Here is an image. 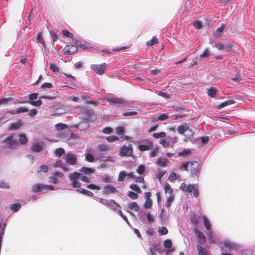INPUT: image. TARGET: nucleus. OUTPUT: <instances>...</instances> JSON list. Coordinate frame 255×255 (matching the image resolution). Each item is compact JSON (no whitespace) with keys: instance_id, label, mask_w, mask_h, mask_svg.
I'll list each match as a JSON object with an SVG mask.
<instances>
[{"instance_id":"nucleus-41","label":"nucleus","mask_w":255,"mask_h":255,"mask_svg":"<svg viewBox=\"0 0 255 255\" xmlns=\"http://www.w3.org/2000/svg\"><path fill=\"white\" fill-rule=\"evenodd\" d=\"M127 175L126 172L123 171L119 173L118 178V181H122L124 180L125 178L126 177Z\"/></svg>"},{"instance_id":"nucleus-23","label":"nucleus","mask_w":255,"mask_h":255,"mask_svg":"<svg viewBox=\"0 0 255 255\" xmlns=\"http://www.w3.org/2000/svg\"><path fill=\"white\" fill-rule=\"evenodd\" d=\"M21 120H19L17 122L15 123H12L10 125V126L9 128V130H16V129H19L20 128V127H21Z\"/></svg>"},{"instance_id":"nucleus-29","label":"nucleus","mask_w":255,"mask_h":255,"mask_svg":"<svg viewBox=\"0 0 255 255\" xmlns=\"http://www.w3.org/2000/svg\"><path fill=\"white\" fill-rule=\"evenodd\" d=\"M81 175V174H80V173H78L77 172H74L70 174L69 178L71 181L77 180L80 178Z\"/></svg>"},{"instance_id":"nucleus-12","label":"nucleus","mask_w":255,"mask_h":255,"mask_svg":"<svg viewBox=\"0 0 255 255\" xmlns=\"http://www.w3.org/2000/svg\"><path fill=\"white\" fill-rule=\"evenodd\" d=\"M65 161L66 163L70 165H75L77 162V157L75 155L71 153L67 154Z\"/></svg>"},{"instance_id":"nucleus-53","label":"nucleus","mask_w":255,"mask_h":255,"mask_svg":"<svg viewBox=\"0 0 255 255\" xmlns=\"http://www.w3.org/2000/svg\"><path fill=\"white\" fill-rule=\"evenodd\" d=\"M87 188L92 190L97 189V190H101V187L99 186H97L95 184H89L87 185Z\"/></svg>"},{"instance_id":"nucleus-58","label":"nucleus","mask_w":255,"mask_h":255,"mask_svg":"<svg viewBox=\"0 0 255 255\" xmlns=\"http://www.w3.org/2000/svg\"><path fill=\"white\" fill-rule=\"evenodd\" d=\"M72 182V186L74 188H80L81 183L77 180L71 181Z\"/></svg>"},{"instance_id":"nucleus-44","label":"nucleus","mask_w":255,"mask_h":255,"mask_svg":"<svg viewBox=\"0 0 255 255\" xmlns=\"http://www.w3.org/2000/svg\"><path fill=\"white\" fill-rule=\"evenodd\" d=\"M30 104L34 106H40L42 105V102L41 100H39L38 101H29L28 102Z\"/></svg>"},{"instance_id":"nucleus-49","label":"nucleus","mask_w":255,"mask_h":255,"mask_svg":"<svg viewBox=\"0 0 255 255\" xmlns=\"http://www.w3.org/2000/svg\"><path fill=\"white\" fill-rule=\"evenodd\" d=\"M172 241L169 239H167L164 242V246L166 249H169L172 247Z\"/></svg>"},{"instance_id":"nucleus-62","label":"nucleus","mask_w":255,"mask_h":255,"mask_svg":"<svg viewBox=\"0 0 255 255\" xmlns=\"http://www.w3.org/2000/svg\"><path fill=\"white\" fill-rule=\"evenodd\" d=\"M50 69L55 72H59V70L58 67L53 63H50Z\"/></svg>"},{"instance_id":"nucleus-27","label":"nucleus","mask_w":255,"mask_h":255,"mask_svg":"<svg viewBox=\"0 0 255 255\" xmlns=\"http://www.w3.org/2000/svg\"><path fill=\"white\" fill-rule=\"evenodd\" d=\"M217 90L214 87H211L207 91L208 95L211 97H215L217 95Z\"/></svg>"},{"instance_id":"nucleus-54","label":"nucleus","mask_w":255,"mask_h":255,"mask_svg":"<svg viewBox=\"0 0 255 255\" xmlns=\"http://www.w3.org/2000/svg\"><path fill=\"white\" fill-rule=\"evenodd\" d=\"M137 114V112L136 111H130L128 112L122 113V115L123 116H135Z\"/></svg>"},{"instance_id":"nucleus-31","label":"nucleus","mask_w":255,"mask_h":255,"mask_svg":"<svg viewBox=\"0 0 255 255\" xmlns=\"http://www.w3.org/2000/svg\"><path fill=\"white\" fill-rule=\"evenodd\" d=\"M116 132L119 135H123L125 133V128L124 127L120 126L116 128Z\"/></svg>"},{"instance_id":"nucleus-15","label":"nucleus","mask_w":255,"mask_h":255,"mask_svg":"<svg viewBox=\"0 0 255 255\" xmlns=\"http://www.w3.org/2000/svg\"><path fill=\"white\" fill-rule=\"evenodd\" d=\"M193 191V196L195 197H197L199 196V192L197 189L195 188V187L193 184H189L187 186V189H186V191L191 193Z\"/></svg>"},{"instance_id":"nucleus-33","label":"nucleus","mask_w":255,"mask_h":255,"mask_svg":"<svg viewBox=\"0 0 255 255\" xmlns=\"http://www.w3.org/2000/svg\"><path fill=\"white\" fill-rule=\"evenodd\" d=\"M164 189L166 193H169V195H173V189L169 184L166 183L165 184Z\"/></svg>"},{"instance_id":"nucleus-22","label":"nucleus","mask_w":255,"mask_h":255,"mask_svg":"<svg viewBox=\"0 0 255 255\" xmlns=\"http://www.w3.org/2000/svg\"><path fill=\"white\" fill-rule=\"evenodd\" d=\"M166 172V171L165 170L161 169H158L157 172L155 173V176L157 179L160 181L162 177L164 176Z\"/></svg>"},{"instance_id":"nucleus-56","label":"nucleus","mask_w":255,"mask_h":255,"mask_svg":"<svg viewBox=\"0 0 255 255\" xmlns=\"http://www.w3.org/2000/svg\"><path fill=\"white\" fill-rule=\"evenodd\" d=\"M193 26L197 29H201L202 27V23L200 21H196L193 23Z\"/></svg>"},{"instance_id":"nucleus-50","label":"nucleus","mask_w":255,"mask_h":255,"mask_svg":"<svg viewBox=\"0 0 255 255\" xmlns=\"http://www.w3.org/2000/svg\"><path fill=\"white\" fill-rule=\"evenodd\" d=\"M214 46L219 50H224L225 49V45L221 42L215 43Z\"/></svg>"},{"instance_id":"nucleus-51","label":"nucleus","mask_w":255,"mask_h":255,"mask_svg":"<svg viewBox=\"0 0 255 255\" xmlns=\"http://www.w3.org/2000/svg\"><path fill=\"white\" fill-rule=\"evenodd\" d=\"M152 205V200H146V201L144 204V207L146 209H149L151 207Z\"/></svg>"},{"instance_id":"nucleus-20","label":"nucleus","mask_w":255,"mask_h":255,"mask_svg":"<svg viewBox=\"0 0 255 255\" xmlns=\"http://www.w3.org/2000/svg\"><path fill=\"white\" fill-rule=\"evenodd\" d=\"M201 218V215L200 214L199 215L193 214L191 217V221L193 224L196 225L199 223Z\"/></svg>"},{"instance_id":"nucleus-26","label":"nucleus","mask_w":255,"mask_h":255,"mask_svg":"<svg viewBox=\"0 0 255 255\" xmlns=\"http://www.w3.org/2000/svg\"><path fill=\"white\" fill-rule=\"evenodd\" d=\"M80 171L83 172L85 174H88L94 173L95 170L92 168L83 167L80 169Z\"/></svg>"},{"instance_id":"nucleus-7","label":"nucleus","mask_w":255,"mask_h":255,"mask_svg":"<svg viewBox=\"0 0 255 255\" xmlns=\"http://www.w3.org/2000/svg\"><path fill=\"white\" fill-rule=\"evenodd\" d=\"M177 130L181 134H184L186 131H189L190 132L189 134H185V135L189 136V137L193 136L194 134V132L190 128L189 124L186 123L178 126L177 128Z\"/></svg>"},{"instance_id":"nucleus-10","label":"nucleus","mask_w":255,"mask_h":255,"mask_svg":"<svg viewBox=\"0 0 255 255\" xmlns=\"http://www.w3.org/2000/svg\"><path fill=\"white\" fill-rule=\"evenodd\" d=\"M78 50V47L76 45H66L63 49L65 54H73Z\"/></svg>"},{"instance_id":"nucleus-46","label":"nucleus","mask_w":255,"mask_h":255,"mask_svg":"<svg viewBox=\"0 0 255 255\" xmlns=\"http://www.w3.org/2000/svg\"><path fill=\"white\" fill-rule=\"evenodd\" d=\"M158 232L160 235H163L167 234L168 231L166 227H162L159 229Z\"/></svg>"},{"instance_id":"nucleus-55","label":"nucleus","mask_w":255,"mask_h":255,"mask_svg":"<svg viewBox=\"0 0 255 255\" xmlns=\"http://www.w3.org/2000/svg\"><path fill=\"white\" fill-rule=\"evenodd\" d=\"M62 34L67 37L72 38L73 34L66 29L62 30Z\"/></svg>"},{"instance_id":"nucleus-47","label":"nucleus","mask_w":255,"mask_h":255,"mask_svg":"<svg viewBox=\"0 0 255 255\" xmlns=\"http://www.w3.org/2000/svg\"><path fill=\"white\" fill-rule=\"evenodd\" d=\"M166 136V134L164 132H161L159 133H154L152 136L155 138H158L160 137H164Z\"/></svg>"},{"instance_id":"nucleus-21","label":"nucleus","mask_w":255,"mask_h":255,"mask_svg":"<svg viewBox=\"0 0 255 255\" xmlns=\"http://www.w3.org/2000/svg\"><path fill=\"white\" fill-rule=\"evenodd\" d=\"M168 116L166 114H158L156 118H154L153 120H152L153 122H155L157 121H164L168 119Z\"/></svg>"},{"instance_id":"nucleus-34","label":"nucleus","mask_w":255,"mask_h":255,"mask_svg":"<svg viewBox=\"0 0 255 255\" xmlns=\"http://www.w3.org/2000/svg\"><path fill=\"white\" fill-rule=\"evenodd\" d=\"M65 153V150L63 148H57L55 151V154L57 157H61Z\"/></svg>"},{"instance_id":"nucleus-5","label":"nucleus","mask_w":255,"mask_h":255,"mask_svg":"<svg viewBox=\"0 0 255 255\" xmlns=\"http://www.w3.org/2000/svg\"><path fill=\"white\" fill-rule=\"evenodd\" d=\"M108 64L103 63L100 64H92L90 66L92 70L98 75L103 74L107 69Z\"/></svg>"},{"instance_id":"nucleus-57","label":"nucleus","mask_w":255,"mask_h":255,"mask_svg":"<svg viewBox=\"0 0 255 255\" xmlns=\"http://www.w3.org/2000/svg\"><path fill=\"white\" fill-rule=\"evenodd\" d=\"M177 177V174L174 172H173L170 174V175L168 177V179L170 181H173V180H176Z\"/></svg>"},{"instance_id":"nucleus-11","label":"nucleus","mask_w":255,"mask_h":255,"mask_svg":"<svg viewBox=\"0 0 255 255\" xmlns=\"http://www.w3.org/2000/svg\"><path fill=\"white\" fill-rule=\"evenodd\" d=\"M44 143L43 142L33 143L31 147V150L35 152H40L43 149Z\"/></svg>"},{"instance_id":"nucleus-28","label":"nucleus","mask_w":255,"mask_h":255,"mask_svg":"<svg viewBox=\"0 0 255 255\" xmlns=\"http://www.w3.org/2000/svg\"><path fill=\"white\" fill-rule=\"evenodd\" d=\"M36 41L37 43H41L44 47H46L45 43L42 37L41 32H39L36 37Z\"/></svg>"},{"instance_id":"nucleus-4","label":"nucleus","mask_w":255,"mask_h":255,"mask_svg":"<svg viewBox=\"0 0 255 255\" xmlns=\"http://www.w3.org/2000/svg\"><path fill=\"white\" fill-rule=\"evenodd\" d=\"M54 190V186L52 185H44L42 183H38L32 186V191L34 193H38L45 190L53 191Z\"/></svg>"},{"instance_id":"nucleus-40","label":"nucleus","mask_w":255,"mask_h":255,"mask_svg":"<svg viewBox=\"0 0 255 255\" xmlns=\"http://www.w3.org/2000/svg\"><path fill=\"white\" fill-rule=\"evenodd\" d=\"M68 127L67 125L62 123H58L55 125L56 129L57 130H60L66 128Z\"/></svg>"},{"instance_id":"nucleus-63","label":"nucleus","mask_w":255,"mask_h":255,"mask_svg":"<svg viewBox=\"0 0 255 255\" xmlns=\"http://www.w3.org/2000/svg\"><path fill=\"white\" fill-rule=\"evenodd\" d=\"M48 171V167L47 165H43L40 167V169L38 172H43L45 173L47 172Z\"/></svg>"},{"instance_id":"nucleus-9","label":"nucleus","mask_w":255,"mask_h":255,"mask_svg":"<svg viewBox=\"0 0 255 255\" xmlns=\"http://www.w3.org/2000/svg\"><path fill=\"white\" fill-rule=\"evenodd\" d=\"M81 118L85 121H89L94 115V112L91 110L84 109L81 111L80 113Z\"/></svg>"},{"instance_id":"nucleus-8","label":"nucleus","mask_w":255,"mask_h":255,"mask_svg":"<svg viewBox=\"0 0 255 255\" xmlns=\"http://www.w3.org/2000/svg\"><path fill=\"white\" fill-rule=\"evenodd\" d=\"M12 136H8L3 140V142L7 143L6 147L15 149L19 145L18 141L16 140L12 139Z\"/></svg>"},{"instance_id":"nucleus-6","label":"nucleus","mask_w":255,"mask_h":255,"mask_svg":"<svg viewBox=\"0 0 255 255\" xmlns=\"http://www.w3.org/2000/svg\"><path fill=\"white\" fill-rule=\"evenodd\" d=\"M133 147L131 144H129L128 146L123 145L120 149V155L122 156H130L132 155Z\"/></svg>"},{"instance_id":"nucleus-45","label":"nucleus","mask_w":255,"mask_h":255,"mask_svg":"<svg viewBox=\"0 0 255 255\" xmlns=\"http://www.w3.org/2000/svg\"><path fill=\"white\" fill-rule=\"evenodd\" d=\"M85 159H86V161H87L89 162H93L95 159L94 156L91 153H88V154H86Z\"/></svg>"},{"instance_id":"nucleus-3","label":"nucleus","mask_w":255,"mask_h":255,"mask_svg":"<svg viewBox=\"0 0 255 255\" xmlns=\"http://www.w3.org/2000/svg\"><path fill=\"white\" fill-rule=\"evenodd\" d=\"M137 143L139 144L138 149L142 152L153 149L154 148L153 140L149 138L141 140Z\"/></svg>"},{"instance_id":"nucleus-16","label":"nucleus","mask_w":255,"mask_h":255,"mask_svg":"<svg viewBox=\"0 0 255 255\" xmlns=\"http://www.w3.org/2000/svg\"><path fill=\"white\" fill-rule=\"evenodd\" d=\"M168 163L169 160L164 157L159 158L156 162L157 165L161 167H166Z\"/></svg>"},{"instance_id":"nucleus-14","label":"nucleus","mask_w":255,"mask_h":255,"mask_svg":"<svg viewBox=\"0 0 255 255\" xmlns=\"http://www.w3.org/2000/svg\"><path fill=\"white\" fill-rule=\"evenodd\" d=\"M195 234L197 235L198 238V242L200 244H204L206 241V237L204 236V234L199 231L197 229H195Z\"/></svg>"},{"instance_id":"nucleus-30","label":"nucleus","mask_w":255,"mask_h":255,"mask_svg":"<svg viewBox=\"0 0 255 255\" xmlns=\"http://www.w3.org/2000/svg\"><path fill=\"white\" fill-rule=\"evenodd\" d=\"M197 250H198V255H207V254H208L207 250L201 246H197Z\"/></svg>"},{"instance_id":"nucleus-60","label":"nucleus","mask_w":255,"mask_h":255,"mask_svg":"<svg viewBox=\"0 0 255 255\" xmlns=\"http://www.w3.org/2000/svg\"><path fill=\"white\" fill-rule=\"evenodd\" d=\"M50 34L51 36L53 38V41L55 42L58 39V36L57 34H56L54 31H50Z\"/></svg>"},{"instance_id":"nucleus-1","label":"nucleus","mask_w":255,"mask_h":255,"mask_svg":"<svg viewBox=\"0 0 255 255\" xmlns=\"http://www.w3.org/2000/svg\"><path fill=\"white\" fill-rule=\"evenodd\" d=\"M201 167L202 164L199 161H186L179 167V169L190 172L192 176L198 177Z\"/></svg>"},{"instance_id":"nucleus-2","label":"nucleus","mask_w":255,"mask_h":255,"mask_svg":"<svg viewBox=\"0 0 255 255\" xmlns=\"http://www.w3.org/2000/svg\"><path fill=\"white\" fill-rule=\"evenodd\" d=\"M106 101L116 108H125L128 106V103L123 98L109 97L106 98Z\"/></svg>"},{"instance_id":"nucleus-43","label":"nucleus","mask_w":255,"mask_h":255,"mask_svg":"<svg viewBox=\"0 0 255 255\" xmlns=\"http://www.w3.org/2000/svg\"><path fill=\"white\" fill-rule=\"evenodd\" d=\"M191 150L189 149H184L182 151H180L178 153V155L180 156H186L191 154Z\"/></svg>"},{"instance_id":"nucleus-18","label":"nucleus","mask_w":255,"mask_h":255,"mask_svg":"<svg viewBox=\"0 0 255 255\" xmlns=\"http://www.w3.org/2000/svg\"><path fill=\"white\" fill-rule=\"evenodd\" d=\"M97 149L100 152H103L110 150V147L104 144H100L97 146Z\"/></svg>"},{"instance_id":"nucleus-37","label":"nucleus","mask_w":255,"mask_h":255,"mask_svg":"<svg viewBox=\"0 0 255 255\" xmlns=\"http://www.w3.org/2000/svg\"><path fill=\"white\" fill-rule=\"evenodd\" d=\"M21 208V204L19 203L12 204L10 206V209L14 212L18 211Z\"/></svg>"},{"instance_id":"nucleus-13","label":"nucleus","mask_w":255,"mask_h":255,"mask_svg":"<svg viewBox=\"0 0 255 255\" xmlns=\"http://www.w3.org/2000/svg\"><path fill=\"white\" fill-rule=\"evenodd\" d=\"M117 192L116 188L111 185H106L103 189L104 194L106 195L116 193Z\"/></svg>"},{"instance_id":"nucleus-35","label":"nucleus","mask_w":255,"mask_h":255,"mask_svg":"<svg viewBox=\"0 0 255 255\" xmlns=\"http://www.w3.org/2000/svg\"><path fill=\"white\" fill-rule=\"evenodd\" d=\"M203 219L204 221V225L206 227V228L207 229V230H209L211 228V225L210 224V221L205 216H204L203 217Z\"/></svg>"},{"instance_id":"nucleus-59","label":"nucleus","mask_w":255,"mask_h":255,"mask_svg":"<svg viewBox=\"0 0 255 255\" xmlns=\"http://www.w3.org/2000/svg\"><path fill=\"white\" fill-rule=\"evenodd\" d=\"M28 109L25 107H19V108L16 109V112H17V114L21 113H25L28 112Z\"/></svg>"},{"instance_id":"nucleus-36","label":"nucleus","mask_w":255,"mask_h":255,"mask_svg":"<svg viewBox=\"0 0 255 255\" xmlns=\"http://www.w3.org/2000/svg\"><path fill=\"white\" fill-rule=\"evenodd\" d=\"M130 188L137 193L141 192L140 188L135 184H131L129 186Z\"/></svg>"},{"instance_id":"nucleus-39","label":"nucleus","mask_w":255,"mask_h":255,"mask_svg":"<svg viewBox=\"0 0 255 255\" xmlns=\"http://www.w3.org/2000/svg\"><path fill=\"white\" fill-rule=\"evenodd\" d=\"M158 43V39L155 37L153 36L151 39L148 41L146 45L148 46H151L156 43Z\"/></svg>"},{"instance_id":"nucleus-42","label":"nucleus","mask_w":255,"mask_h":255,"mask_svg":"<svg viewBox=\"0 0 255 255\" xmlns=\"http://www.w3.org/2000/svg\"><path fill=\"white\" fill-rule=\"evenodd\" d=\"M106 139L110 142L116 141L119 139L117 136L114 135L108 136L106 137Z\"/></svg>"},{"instance_id":"nucleus-32","label":"nucleus","mask_w":255,"mask_h":255,"mask_svg":"<svg viewBox=\"0 0 255 255\" xmlns=\"http://www.w3.org/2000/svg\"><path fill=\"white\" fill-rule=\"evenodd\" d=\"M19 137V141L21 144H25L27 142V138L25 134H20Z\"/></svg>"},{"instance_id":"nucleus-61","label":"nucleus","mask_w":255,"mask_h":255,"mask_svg":"<svg viewBox=\"0 0 255 255\" xmlns=\"http://www.w3.org/2000/svg\"><path fill=\"white\" fill-rule=\"evenodd\" d=\"M103 131L106 134H110L113 131V130L112 128L108 127L104 128Z\"/></svg>"},{"instance_id":"nucleus-24","label":"nucleus","mask_w":255,"mask_h":255,"mask_svg":"<svg viewBox=\"0 0 255 255\" xmlns=\"http://www.w3.org/2000/svg\"><path fill=\"white\" fill-rule=\"evenodd\" d=\"M235 103V102L234 100H228L226 101H225L224 102H223L219 105L217 106V108L218 109H221L222 108H224L227 106L233 104Z\"/></svg>"},{"instance_id":"nucleus-48","label":"nucleus","mask_w":255,"mask_h":255,"mask_svg":"<svg viewBox=\"0 0 255 255\" xmlns=\"http://www.w3.org/2000/svg\"><path fill=\"white\" fill-rule=\"evenodd\" d=\"M137 193H135L132 191H129L128 193V197L131 199H136L138 196L137 194Z\"/></svg>"},{"instance_id":"nucleus-38","label":"nucleus","mask_w":255,"mask_h":255,"mask_svg":"<svg viewBox=\"0 0 255 255\" xmlns=\"http://www.w3.org/2000/svg\"><path fill=\"white\" fill-rule=\"evenodd\" d=\"M145 170V167L142 164L138 166L136 169V172L140 175H142Z\"/></svg>"},{"instance_id":"nucleus-52","label":"nucleus","mask_w":255,"mask_h":255,"mask_svg":"<svg viewBox=\"0 0 255 255\" xmlns=\"http://www.w3.org/2000/svg\"><path fill=\"white\" fill-rule=\"evenodd\" d=\"M13 99L12 97L8 98H2L0 100V104H7V102L9 101H12Z\"/></svg>"},{"instance_id":"nucleus-17","label":"nucleus","mask_w":255,"mask_h":255,"mask_svg":"<svg viewBox=\"0 0 255 255\" xmlns=\"http://www.w3.org/2000/svg\"><path fill=\"white\" fill-rule=\"evenodd\" d=\"M225 27V24H222L221 27L218 28L216 31L213 33V36L215 38L219 37L222 35V32H223L224 28Z\"/></svg>"},{"instance_id":"nucleus-25","label":"nucleus","mask_w":255,"mask_h":255,"mask_svg":"<svg viewBox=\"0 0 255 255\" xmlns=\"http://www.w3.org/2000/svg\"><path fill=\"white\" fill-rule=\"evenodd\" d=\"M174 199L175 198L174 194L169 195V196L167 198L165 206L167 208H169L171 206L172 203L174 201Z\"/></svg>"},{"instance_id":"nucleus-19","label":"nucleus","mask_w":255,"mask_h":255,"mask_svg":"<svg viewBox=\"0 0 255 255\" xmlns=\"http://www.w3.org/2000/svg\"><path fill=\"white\" fill-rule=\"evenodd\" d=\"M128 207L129 209L136 212L138 211L140 209L139 205L136 202L128 203Z\"/></svg>"},{"instance_id":"nucleus-64","label":"nucleus","mask_w":255,"mask_h":255,"mask_svg":"<svg viewBox=\"0 0 255 255\" xmlns=\"http://www.w3.org/2000/svg\"><path fill=\"white\" fill-rule=\"evenodd\" d=\"M0 187L4 189H8L9 186L7 183L2 181L0 182Z\"/></svg>"}]
</instances>
